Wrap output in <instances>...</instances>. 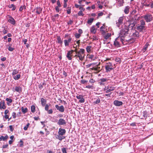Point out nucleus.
<instances>
[{
	"mask_svg": "<svg viewBox=\"0 0 153 153\" xmlns=\"http://www.w3.org/2000/svg\"><path fill=\"white\" fill-rule=\"evenodd\" d=\"M8 32V31L5 29H4L2 30V32L4 34H5Z\"/></svg>",
	"mask_w": 153,
	"mask_h": 153,
	"instance_id": "64",
	"label": "nucleus"
},
{
	"mask_svg": "<svg viewBox=\"0 0 153 153\" xmlns=\"http://www.w3.org/2000/svg\"><path fill=\"white\" fill-rule=\"evenodd\" d=\"M58 139L60 140H62L64 139L65 138V137L62 136H59V135H58Z\"/></svg>",
	"mask_w": 153,
	"mask_h": 153,
	"instance_id": "49",
	"label": "nucleus"
},
{
	"mask_svg": "<svg viewBox=\"0 0 153 153\" xmlns=\"http://www.w3.org/2000/svg\"><path fill=\"white\" fill-rule=\"evenodd\" d=\"M12 45V44H9L7 45V46H8V50L9 51H12L14 49V48L11 47Z\"/></svg>",
	"mask_w": 153,
	"mask_h": 153,
	"instance_id": "30",
	"label": "nucleus"
},
{
	"mask_svg": "<svg viewBox=\"0 0 153 153\" xmlns=\"http://www.w3.org/2000/svg\"><path fill=\"white\" fill-rule=\"evenodd\" d=\"M9 19L8 21L12 25H14L15 24L16 21L11 16H9Z\"/></svg>",
	"mask_w": 153,
	"mask_h": 153,
	"instance_id": "17",
	"label": "nucleus"
},
{
	"mask_svg": "<svg viewBox=\"0 0 153 153\" xmlns=\"http://www.w3.org/2000/svg\"><path fill=\"white\" fill-rule=\"evenodd\" d=\"M131 35L134 37L138 38L139 36V33L138 31L133 30H132V32L131 33Z\"/></svg>",
	"mask_w": 153,
	"mask_h": 153,
	"instance_id": "13",
	"label": "nucleus"
},
{
	"mask_svg": "<svg viewBox=\"0 0 153 153\" xmlns=\"http://www.w3.org/2000/svg\"><path fill=\"white\" fill-rule=\"evenodd\" d=\"M95 82V80L93 79H91L89 80V82L92 85H93L94 83Z\"/></svg>",
	"mask_w": 153,
	"mask_h": 153,
	"instance_id": "45",
	"label": "nucleus"
},
{
	"mask_svg": "<svg viewBox=\"0 0 153 153\" xmlns=\"http://www.w3.org/2000/svg\"><path fill=\"white\" fill-rule=\"evenodd\" d=\"M12 117H13V118L14 119H15L16 118V113L15 112H13V113Z\"/></svg>",
	"mask_w": 153,
	"mask_h": 153,
	"instance_id": "63",
	"label": "nucleus"
},
{
	"mask_svg": "<svg viewBox=\"0 0 153 153\" xmlns=\"http://www.w3.org/2000/svg\"><path fill=\"white\" fill-rule=\"evenodd\" d=\"M49 108V105H48V104H47L46 105H45V110L47 111L48 110Z\"/></svg>",
	"mask_w": 153,
	"mask_h": 153,
	"instance_id": "60",
	"label": "nucleus"
},
{
	"mask_svg": "<svg viewBox=\"0 0 153 153\" xmlns=\"http://www.w3.org/2000/svg\"><path fill=\"white\" fill-rule=\"evenodd\" d=\"M59 7H58V6H56L55 7V10L58 13H59Z\"/></svg>",
	"mask_w": 153,
	"mask_h": 153,
	"instance_id": "62",
	"label": "nucleus"
},
{
	"mask_svg": "<svg viewBox=\"0 0 153 153\" xmlns=\"http://www.w3.org/2000/svg\"><path fill=\"white\" fill-rule=\"evenodd\" d=\"M100 102V98H98L94 102V104H98Z\"/></svg>",
	"mask_w": 153,
	"mask_h": 153,
	"instance_id": "47",
	"label": "nucleus"
},
{
	"mask_svg": "<svg viewBox=\"0 0 153 153\" xmlns=\"http://www.w3.org/2000/svg\"><path fill=\"white\" fill-rule=\"evenodd\" d=\"M57 6H58L59 7H60L61 6V4L60 3V2L59 0H58L57 2Z\"/></svg>",
	"mask_w": 153,
	"mask_h": 153,
	"instance_id": "53",
	"label": "nucleus"
},
{
	"mask_svg": "<svg viewBox=\"0 0 153 153\" xmlns=\"http://www.w3.org/2000/svg\"><path fill=\"white\" fill-rule=\"evenodd\" d=\"M21 75L19 74H18L16 76H13V78L15 80H18L20 78Z\"/></svg>",
	"mask_w": 153,
	"mask_h": 153,
	"instance_id": "33",
	"label": "nucleus"
},
{
	"mask_svg": "<svg viewBox=\"0 0 153 153\" xmlns=\"http://www.w3.org/2000/svg\"><path fill=\"white\" fill-rule=\"evenodd\" d=\"M79 100V102L81 103H83L85 101V99L84 98H83V97Z\"/></svg>",
	"mask_w": 153,
	"mask_h": 153,
	"instance_id": "61",
	"label": "nucleus"
},
{
	"mask_svg": "<svg viewBox=\"0 0 153 153\" xmlns=\"http://www.w3.org/2000/svg\"><path fill=\"white\" fill-rule=\"evenodd\" d=\"M108 80V79L106 78L101 79L100 80L99 83L100 85H104Z\"/></svg>",
	"mask_w": 153,
	"mask_h": 153,
	"instance_id": "15",
	"label": "nucleus"
},
{
	"mask_svg": "<svg viewBox=\"0 0 153 153\" xmlns=\"http://www.w3.org/2000/svg\"><path fill=\"white\" fill-rule=\"evenodd\" d=\"M94 20V18H90V19L88 20L87 23L88 24L91 25L92 22H93Z\"/></svg>",
	"mask_w": 153,
	"mask_h": 153,
	"instance_id": "35",
	"label": "nucleus"
},
{
	"mask_svg": "<svg viewBox=\"0 0 153 153\" xmlns=\"http://www.w3.org/2000/svg\"><path fill=\"white\" fill-rule=\"evenodd\" d=\"M21 110L24 114H25L27 112V108H24V107H22L21 108Z\"/></svg>",
	"mask_w": 153,
	"mask_h": 153,
	"instance_id": "32",
	"label": "nucleus"
},
{
	"mask_svg": "<svg viewBox=\"0 0 153 153\" xmlns=\"http://www.w3.org/2000/svg\"><path fill=\"white\" fill-rule=\"evenodd\" d=\"M92 39V40H97V37L95 36H93L92 38H91Z\"/></svg>",
	"mask_w": 153,
	"mask_h": 153,
	"instance_id": "56",
	"label": "nucleus"
},
{
	"mask_svg": "<svg viewBox=\"0 0 153 153\" xmlns=\"http://www.w3.org/2000/svg\"><path fill=\"white\" fill-rule=\"evenodd\" d=\"M143 18L144 19L146 22H151L152 20L153 17L150 14H146L145 15Z\"/></svg>",
	"mask_w": 153,
	"mask_h": 153,
	"instance_id": "7",
	"label": "nucleus"
},
{
	"mask_svg": "<svg viewBox=\"0 0 153 153\" xmlns=\"http://www.w3.org/2000/svg\"><path fill=\"white\" fill-rule=\"evenodd\" d=\"M95 65V63H92L89 64H88V65H87L86 66V68H88L90 67L91 65H92L93 66H94Z\"/></svg>",
	"mask_w": 153,
	"mask_h": 153,
	"instance_id": "50",
	"label": "nucleus"
},
{
	"mask_svg": "<svg viewBox=\"0 0 153 153\" xmlns=\"http://www.w3.org/2000/svg\"><path fill=\"white\" fill-rule=\"evenodd\" d=\"M143 116L144 118H146L148 116L147 113L146 111H144L143 113Z\"/></svg>",
	"mask_w": 153,
	"mask_h": 153,
	"instance_id": "36",
	"label": "nucleus"
},
{
	"mask_svg": "<svg viewBox=\"0 0 153 153\" xmlns=\"http://www.w3.org/2000/svg\"><path fill=\"white\" fill-rule=\"evenodd\" d=\"M89 70L90 71L92 70L94 71V73L95 74H98L101 71V69L100 67L94 65L92 68L89 69Z\"/></svg>",
	"mask_w": 153,
	"mask_h": 153,
	"instance_id": "6",
	"label": "nucleus"
},
{
	"mask_svg": "<svg viewBox=\"0 0 153 153\" xmlns=\"http://www.w3.org/2000/svg\"><path fill=\"white\" fill-rule=\"evenodd\" d=\"M56 108L57 109L59 110L61 112H63L65 111V108L64 106L62 105L60 106H59L58 105H56L55 106Z\"/></svg>",
	"mask_w": 153,
	"mask_h": 153,
	"instance_id": "12",
	"label": "nucleus"
},
{
	"mask_svg": "<svg viewBox=\"0 0 153 153\" xmlns=\"http://www.w3.org/2000/svg\"><path fill=\"white\" fill-rule=\"evenodd\" d=\"M46 85L45 82L41 83L38 86L39 88L40 89H42L43 88V86Z\"/></svg>",
	"mask_w": 153,
	"mask_h": 153,
	"instance_id": "31",
	"label": "nucleus"
},
{
	"mask_svg": "<svg viewBox=\"0 0 153 153\" xmlns=\"http://www.w3.org/2000/svg\"><path fill=\"white\" fill-rule=\"evenodd\" d=\"M4 117L6 119H8V121H9L11 118H9V116L7 114H5Z\"/></svg>",
	"mask_w": 153,
	"mask_h": 153,
	"instance_id": "59",
	"label": "nucleus"
},
{
	"mask_svg": "<svg viewBox=\"0 0 153 153\" xmlns=\"http://www.w3.org/2000/svg\"><path fill=\"white\" fill-rule=\"evenodd\" d=\"M91 46H87L86 49L87 52L89 53L91 51Z\"/></svg>",
	"mask_w": 153,
	"mask_h": 153,
	"instance_id": "37",
	"label": "nucleus"
},
{
	"mask_svg": "<svg viewBox=\"0 0 153 153\" xmlns=\"http://www.w3.org/2000/svg\"><path fill=\"white\" fill-rule=\"evenodd\" d=\"M18 73V71L16 69H14L13 70L12 72V75H14Z\"/></svg>",
	"mask_w": 153,
	"mask_h": 153,
	"instance_id": "43",
	"label": "nucleus"
},
{
	"mask_svg": "<svg viewBox=\"0 0 153 153\" xmlns=\"http://www.w3.org/2000/svg\"><path fill=\"white\" fill-rule=\"evenodd\" d=\"M107 88V90L106 91V93H109L112 91H113L114 89V88L112 86H108Z\"/></svg>",
	"mask_w": 153,
	"mask_h": 153,
	"instance_id": "21",
	"label": "nucleus"
},
{
	"mask_svg": "<svg viewBox=\"0 0 153 153\" xmlns=\"http://www.w3.org/2000/svg\"><path fill=\"white\" fill-rule=\"evenodd\" d=\"M41 102L42 106H44L45 105L47 102V101L45 99L43 98H42L41 99Z\"/></svg>",
	"mask_w": 153,
	"mask_h": 153,
	"instance_id": "23",
	"label": "nucleus"
},
{
	"mask_svg": "<svg viewBox=\"0 0 153 153\" xmlns=\"http://www.w3.org/2000/svg\"><path fill=\"white\" fill-rule=\"evenodd\" d=\"M20 144L19 145V146L22 147L23 146V142L22 140H21L20 141Z\"/></svg>",
	"mask_w": 153,
	"mask_h": 153,
	"instance_id": "58",
	"label": "nucleus"
},
{
	"mask_svg": "<svg viewBox=\"0 0 153 153\" xmlns=\"http://www.w3.org/2000/svg\"><path fill=\"white\" fill-rule=\"evenodd\" d=\"M140 25L144 26L145 25V22L143 20H141L140 21Z\"/></svg>",
	"mask_w": 153,
	"mask_h": 153,
	"instance_id": "41",
	"label": "nucleus"
},
{
	"mask_svg": "<svg viewBox=\"0 0 153 153\" xmlns=\"http://www.w3.org/2000/svg\"><path fill=\"white\" fill-rule=\"evenodd\" d=\"M8 138V136L6 135L4 137L3 136H1L0 137V140H2L3 141H6Z\"/></svg>",
	"mask_w": 153,
	"mask_h": 153,
	"instance_id": "28",
	"label": "nucleus"
},
{
	"mask_svg": "<svg viewBox=\"0 0 153 153\" xmlns=\"http://www.w3.org/2000/svg\"><path fill=\"white\" fill-rule=\"evenodd\" d=\"M114 104L116 106H119L122 105L123 104L122 102L118 100H115L114 102Z\"/></svg>",
	"mask_w": 153,
	"mask_h": 153,
	"instance_id": "16",
	"label": "nucleus"
},
{
	"mask_svg": "<svg viewBox=\"0 0 153 153\" xmlns=\"http://www.w3.org/2000/svg\"><path fill=\"white\" fill-rule=\"evenodd\" d=\"M66 123L65 120L62 118H60L58 120L57 124L59 126L65 125H66Z\"/></svg>",
	"mask_w": 153,
	"mask_h": 153,
	"instance_id": "11",
	"label": "nucleus"
},
{
	"mask_svg": "<svg viewBox=\"0 0 153 153\" xmlns=\"http://www.w3.org/2000/svg\"><path fill=\"white\" fill-rule=\"evenodd\" d=\"M124 20V17L121 16L119 18L117 21L116 22V24L118 27H120L123 24V21Z\"/></svg>",
	"mask_w": 153,
	"mask_h": 153,
	"instance_id": "8",
	"label": "nucleus"
},
{
	"mask_svg": "<svg viewBox=\"0 0 153 153\" xmlns=\"http://www.w3.org/2000/svg\"><path fill=\"white\" fill-rule=\"evenodd\" d=\"M145 27L138 25L137 27V29L140 32H142L143 30L144 29Z\"/></svg>",
	"mask_w": 153,
	"mask_h": 153,
	"instance_id": "20",
	"label": "nucleus"
},
{
	"mask_svg": "<svg viewBox=\"0 0 153 153\" xmlns=\"http://www.w3.org/2000/svg\"><path fill=\"white\" fill-rule=\"evenodd\" d=\"M71 7H68L66 10L67 14H70L71 13Z\"/></svg>",
	"mask_w": 153,
	"mask_h": 153,
	"instance_id": "42",
	"label": "nucleus"
},
{
	"mask_svg": "<svg viewBox=\"0 0 153 153\" xmlns=\"http://www.w3.org/2000/svg\"><path fill=\"white\" fill-rule=\"evenodd\" d=\"M74 52V50H71L68 51L66 57L69 60H72V56H73L72 54Z\"/></svg>",
	"mask_w": 153,
	"mask_h": 153,
	"instance_id": "9",
	"label": "nucleus"
},
{
	"mask_svg": "<svg viewBox=\"0 0 153 153\" xmlns=\"http://www.w3.org/2000/svg\"><path fill=\"white\" fill-rule=\"evenodd\" d=\"M88 82V81L87 80H85L83 79H82L81 80L80 82L82 84H85L87 83Z\"/></svg>",
	"mask_w": 153,
	"mask_h": 153,
	"instance_id": "38",
	"label": "nucleus"
},
{
	"mask_svg": "<svg viewBox=\"0 0 153 153\" xmlns=\"http://www.w3.org/2000/svg\"><path fill=\"white\" fill-rule=\"evenodd\" d=\"M105 67L106 72L107 73L110 72L113 69L112 63L111 62L106 63Z\"/></svg>",
	"mask_w": 153,
	"mask_h": 153,
	"instance_id": "5",
	"label": "nucleus"
},
{
	"mask_svg": "<svg viewBox=\"0 0 153 153\" xmlns=\"http://www.w3.org/2000/svg\"><path fill=\"white\" fill-rule=\"evenodd\" d=\"M85 88H88L89 89H93V85H88L86 86Z\"/></svg>",
	"mask_w": 153,
	"mask_h": 153,
	"instance_id": "44",
	"label": "nucleus"
},
{
	"mask_svg": "<svg viewBox=\"0 0 153 153\" xmlns=\"http://www.w3.org/2000/svg\"><path fill=\"white\" fill-rule=\"evenodd\" d=\"M97 29L94 26H92L90 29V31L91 33L95 34L97 31Z\"/></svg>",
	"mask_w": 153,
	"mask_h": 153,
	"instance_id": "25",
	"label": "nucleus"
},
{
	"mask_svg": "<svg viewBox=\"0 0 153 153\" xmlns=\"http://www.w3.org/2000/svg\"><path fill=\"white\" fill-rule=\"evenodd\" d=\"M128 31L129 30L127 27L121 30L120 31L118 37L123 39V41L125 40V37L128 34Z\"/></svg>",
	"mask_w": 153,
	"mask_h": 153,
	"instance_id": "2",
	"label": "nucleus"
},
{
	"mask_svg": "<svg viewBox=\"0 0 153 153\" xmlns=\"http://www.w3.org/2000/svg\"><path fill=\"white\" fill-rule=\"evenodd\" d=\"M149 45V44L148 42H147L146 44L145 45L143 49V52H144L146 51V50Z\"/></svg>",
	"mask_w": 153,
	"mask_h": 153,
	"instance_id": "29",
	"label": "nucleus"
},
{
	"mask_svg": "<svg viewBox=\"0 0 153 153\" xmlns=\"http://www.w3.org/2000/svg\"><path fill=\"white\" fill-rule=\"evenodd\" d=\"M57 40L58 43L61 45H62L63 42L61 40V38L59 36H57Z\"/></svg>",
	"mask_w": 153,
	"mask_h": 153,
	"instance_id": "27",
	"label": "nucleus"
},
{
	"mask_svg": "<svg viewBox=\"0 0 153 153\" xmlns=\"http://www.w3.org/2000/svg\"><path fill=\"white\" fill-rule=\"evenodd\" d=\"M6 100L8 102H7V104L9 105V103H10L12 102V100L11 99H9L8 98H7L6 99Z\"/></svg>",
	"mask_w": 153,
	"mask_h": 153,
	"instance_id": "39",
	"label": "nucleus"
},
{
	"mask_svg": "<svg viewBox=\"0 0 153 153\" xmlns=\"http://www.w3.org/2000/svg\"><path fill=\"white\" fill-rule=\"evenodd\" d=\"M72 39L70 36L68 37V39H65L64 41L65 46H68L70 43H71Z\"/></svg>",
	"mask_w": 153,
	"mask_h": 153,
	"instance_id": "10",
	"label": "nucleus"
},
{
	"mask_svg": "<svg viewBox=\"0 0 153 153\" xmlns=\"http://www.w3.org/2000/svg\"><path fill=\"white\" fill-rule=\"evenodd\" d=\"M76 97L77 98V99H80L83 97V96L82 95H78L76 96Z\"/></svg>",
	"mask_w": 153,
	"mask_h": 153,
	"instance_id": "55",
	"label": "nucleus"
},
{
	"mask_svg": "<svg viewBox=\"0 0 153 153\" xmlns=\"http://www.w3.org/2000/svg\"><path fill=\"white\" fill-rule=\"evenodd\" d=\"M48 113L49 114H52L53 113V111L52 109H50L49 110H48L47 111Z\"/></svg>",
	"mask_w": 153,
	"mask_h": 153,
	"instance_id": "57",
	"label": "nucleus"
},
{
	"mask_svg": "<svg viewBox=\"0 0 153 153\" xmlns=\"http://www.w3.org/2000/svg\"><path fill=\"white\" fill-rule=\"evenodd\" d=\"M76 54L73 56L78 61H82L85 59V50L82 48L78 50L77 48H75L74 50Z\"/></svg>",
	"mask_w": 153,
	"mask_h": 153,
	"instance_id": "1",
	"label": "nucleus"
},
{
	"mask_svg": "<svg viewBox=\"0 0 153 153\" xmlns=\"http://www.w3.org/2000/svg\"><path fill=\"white\" fill-rule=\"evenodd\" d=\"M78 15L79 16H83L84 14L83 13L82 11H79L78 13Z\"/></svg>",
	"mask_w": 153,
	"mask_h": 153,
	"instance_id": "51",
	"label": "nucleus"
},
{
	"mask_svg": "<svg viewBox=\"0 0 153 153\" xmlns=\"http://www.w3.org/2000/svg\"><path fill=\"white\" fill-rule=\"evenodd\" d=\"M15 91L17 92L20 93L22 91V88L20 86H16L15 88Z\"/></svg>",
	"mask_w": 153,
	"mask_h": 153,
	"instance_id": "26",
	"label": "nucleus"
},
{
	"mask_svg": "<svg viewBox=\"0 0 153 153\" xmlns=\"http://www.w3.org/2000/svg\"><path fill=\"white\" fill-rule=\"evenodd\" d=\"M34 10L35 11V12L36 13L39 14L42 13V8L40 7H37Z\"/></svg>",
	"mask_w": 153,
	"mask_h": 153,
	"instance_id": "19",
	"label": "nucleus"
},
{
	"mask_svg": "<svg viewBox=\"0 0 153 153\" xmlns=\"http://www.w3.org/2000/svg\"><path fill=\"white\" fill-rule=\"evenodd\" d=\"M105 28V27L103 26H102L100 27V31L102 32V33H105V31L103 30V29H104Z\"/></svg>",
	"mask_w": 153,
	"mask_h": 153,
	"instance_id": "48",
	"label": "nucleus"
},
{
	"mask_svg": "<svg viewBox=\"0 0 153 153\" xmlns=\"http://www.w3.org/2000/svg\"><path fill=\"white\" fill-rule=\"evenodd\" d=\"M105 33H102L103 34V35H104V38L106 39H108L109 38V37H110L111 36V33H107L106 34H105Z\"/></svg>",
	"mask_w": 153,
	"mask_h": 153,
	"instance_id": "24",
	"label": "nucleus"
},
{
	"mask_svg": "<svg viewBox=\"0 0 153 153\" xmlns=\"http://www.w3.org/2000/svg\"><path fill=\"white\" fill-rule=\"evenodd\" d=\"M31 111L32 113H34L36 111V107L35 105H33L31 106Z\"/></svg>",
	"mask_w": 153,
	"mask_h": 153,
	"instance_id": "34",
	"label": "nucleus"
},
{
	"mask_svg": "<svg viewBox=\"0 0 153 153\" xmlns=\"http://www.w3.org/2000/svg\"><path fill=\"white\" fill-rule=\"evenodd\" d=\"M75 37L76 38H79L81 36V34L79 33H76L75 34Z\"/></svg>",
	"mask_w": 153,
	"mask_h": 153,
	"instance_id": "52",
	"label": "nucleus"
},
{
	"mask_svg": "<svg viewBox=\"0 0 153 153\" xmlns=\"http://www.w3.org/2000/svg\"><path fill=\"white\" fill-rule=\"evenodd\" d=\"M30 125V123H27V125L25 126L24 128V130L26 131L27 129L29 127V126Z\"/></svg>",
	"mask_w": 153,
	"mask_h": 153,
	"instance_id": "46",
	"label": "nucleus"
},
{
	"mask_svg": "<svg viewBox=\"0 0 153 153\" xmlns=\"http://www.w3.org/2000/svg\"><path fill=\"white\" fill-rule=\"evenodd\" d=\"M137 15H134L133 17L132 18L129 20L130 22L129 26H131V27H132L134 26L137 23Z\"/></svg>",
	"mask_w": 153,
	"mask_h": 153,
	"instance_id": "3",
	"label": "nucleus"
},
{
	"mask_svg": "<svg viewBox=\"0 0 153 153\" xmlns=\"http://www.w3.org/2000/svg\"><path fill=\"white\" fill-rule=\"evenodd\" d=\"M63 153H67L66 150V148H63L62 149Z\"/></svg>",
	"mask_w": 153,
	"mask_h": 153,
	"instance_id": "54",
	"label": "nucleus"
},
{
	"mask_svg": "<svg viewBox=\"0 0 153 153\" xmlns=\"http://www.w3.org/2000/svg\"><path fill=\"white\" fill-rule=\"evenodd\" d=\"M115 60L116 62H117L119 63H120L121 62L120 58L119 57L116 58Z\"/></svg>",
	"mask_w": 153,
	"mask_h": 153,
	"instance_id": "40",
	"label": "nucleus"
},
{
	"mask_svg": "<svg viewBox=\"0 0 153 153\" xmlns=\"http://www.w3.org/2000/svg\"><path fill=\"white\" fill-rule=\"evenodd\" d=\"M123 39L122 38H120V37H118L116 38L114 41V45L115 47L118 48L120 47V42H121L123 44Z\"/></svg>",
	"mask_w": 153,
	"mask_h": 153,
	"instance_id": "4",
	"label": "nucleus"
},
{
	"mask_svg": "<svg viewBox=\"0 0 153 153\" xmlns=\"http://www.w3.org/2000/svg\"><path fill=\"white\" fill-rule=\"evenodd\" d=\"M6 106L5 105V103L4 100L1 101L0 102V109H4L6 108Z\"/></svg>",
	"mask_w": 153,
	"mask_h": 153,
	"instance_id": "18",
	"label": "nucleus"
},
{
	"mask_svg": "<svg viewBox=\"0 0 153 153\" xmlns=\"http://www.w3.org/2000/svg\"><path fill=\"white\" fill-rule=\"evenodd\" d=\"M66 133V130L63 128H60L59 129L58 131V134L59 136H62L63 135Z\"/></svg>",
	"mask_w": 153,
	"mask_h": 153,
	"instance_id": "14",
	"label": "nucleus"
},
{
	"mask_svg": "<svg viewBox=\"0 0 153 153\" xmlns=\"http://www.w3.org/2000/svg\"><path fill=\"white\" fill-rule=\"evenodd\" d=\"M130 7L129 6H126L124 9V12L126 14H128L129 12Z\"/></svg>",
	"mask_w": 153,
	"mask_h": 153,
	"instance_id": "22",
	"label": "nucleus"
}]
</instances>
